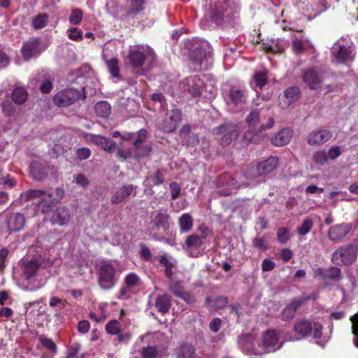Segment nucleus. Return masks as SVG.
<instances>
[{
    "label": "nucleus",
    "mask_w": 358,
    "mask_h": 358,
    "mask_svg": "<svg viewBox=\"0 0 358 358\" xmlns=\"http://www.w3.org/2000/svg\"><path fill=\"white\" fill-rule=\"evenodd\" d=\"M333 134L328 129H314L308 134L307 143L310 146H320L330 141Z\"/></svg>",
    "instance_id": "10"
},
{
    "label": "nucleus",
    "mask_w": 358,
    "mask_h": 358,
    "mask_svg": "<svg viewBox=\"0 0 358 358\" xmlns=\"http://www.w3.org/2000/svg\"><path fill=\"white\" fill-rule=\"evenodd\" d=\"M301 95V91L297 87H290L284 91L283 96H282V101L283 105L288 107L292 103L299 100Z\"/></svg>",
    "instance_id": "25"
},
{
    "label": "nucleus",
    "mask_w": 358,
    "mask_h": 358,
    "mask_svg": "<svg viewBox=\"0 0 358 358\" xmlns=\"http://www.w3.org/2000/svg\"><path fill=\"white\" fill-rule=\"evenodd\" d=\"M245 89L232 86L224 95V101L229 111L237 113L242 110L248 100Z\"/></svg>",
    "instance_id": "2"
},
{
    "label": "nucleus",
    "mask_w": 358,
    "mask_h": 358,
    "mask_svg": "<svg viewBox=\"0 0 358 358\" xmlns=\"http://www.w3.org/2000/svg\"><path fill=\"white\" fill-rule=\"evenodd\" d=\"M352 229V224L342 223L332 226L328 231V237L331 241H338L348 235Z\"/></svg>",
    "instance_id": "16"
},
{
    "label": "nucleus",
    "mask_w": 358,
    "mask_h": 358,
    "mask_svg": "<svg viewBox=\"0 0 358 358\" xmlns=\"http://www.w3.org/2000/svg\"><path fill=\"white\" fill-rule=\"evenodd\" d=\"M278 340L279 337L275 331L268 330L262 336L259 346L262 347L264 353L275 351L280 348V345L277 346Z\"/></svg>",
    "instance_id": "12"
},
{
    "label": "nucleus",
    "mask_w": 358,
    "mask_h": 358,
    "mask_svg": "<svg viewBox=\"0 0 358 358\" xmlns=\"http://www.w3.org/2000/svg\"><path fill=\"white\" fill-rule=\"evenodd\" d=\"M41 46V41L38 38H31L24 42L21 48L24 59L27 61L38 56L42 52Z\"/></svg>",
    "instance_id": "11"
},
{
    "label": "nucleus",
    "mask_w": 358,
    "mask_h": 358,
    "mask_svg": "<svg viewBox=\"0 0 358 358\" xmlns=\"http://www.w3.org/2000/svg\"><path fill=\"white\" fill-rule=\"evenodd\" d=\"M177 358H196L195 348L190 344H182L176 349Z\"/></svg>",
    "instance_id": "29"
},
{
    "label": "nucleus",
    "mask_w": 358,
    "mask_h": 358,
    "mask_svg": "<svg viewBox=\"0 0 358 358\" xmlns=\"http://www.w3.org/2000/svg\"><path fill=\"white\" fill-rule=\"evenodd\" d=\"M313 227V222L310 218L305 219L301 225L297 228V232L301 236H305L310 231Z\"/></svg>",
    "instance_id": "43"
},
{
    "label": "nucleus",
    "mask_w": 358,
    "mask_h": 358,
    "mask_svg": "<svg viewBox=\"0 0 358 358\" xmlns=\"http://www.w3.org/2000/svg\"><path fill=\"white\" fill-rule=\"evenodd\" d=\"M138 281L139 278L134 273L128 274L124 279L125 285L129 288L135 287Z\"/></svg>",
    "instance_id": "53"
},
{
    "label": "nucleus",
    "mask_w": 358,
    "mask_h": 358,
    "mask_svg": "<svg viewBox=\"0 0 358 358\" xmlns=\"http://www.w3.org/2000/svg\"><path fill=\"white\" fill-rule=\"evenodd\" d=\"M342 278L343 275L340 268L333 266L326 268V280L338 282Z\"/></svg>",
    "instance_id": "39"
},
{
    "label": "nucleus",
    "mask_w": 358,
    "mask_h": 358,
    "mask_svg": "<svg viewBox=\"0 0 358 358\" xmlns=\"http://www.w3.org/2000/svg\"><path fill=\"white\" fill-rule=\"evenodd\" d=\"M82 97L80 91L74 88H67L57 92L53 97V102L59 107H68Z\"/></svg>",
    "instance_id": "7"
},
{
    "label": "nucleus",
    "mask_w": 358,
    "mask_h": 358,
    "mask_svg": "<svg viewBox=\"0 0 358 358\" xmlns=\"http://www.w3.org/2000/svg\"><path fill=\"white\" fill-rule=\"evenodd\" d=\"M30 172L33 178L36 180H42L48 175L46 170L36 162L31 164Z\"/></svg>",
    "instance_id": "36"
},
{
    "label": "nucleus",
    "mask_w": 358,
    "mask_h": 358,
    "mask_svg": "<svg viewBox=\"0 0 358 358\" xmlns=\"http://www.w3.org/2000/svg\"><path fill=\"white\" fill-rule=\"evenodd\" d=\"M267 83V71H258L253 75L252 80L250 81V85L252 87H254L253 84L255 83L256 87L262 88L266 85Z\"/></svg>",
    "instance_id": "34"
},
{
    "label": "nucleus",
    "mask_w": 358,
    "mask_h": 358,
    "mask_svg": "<svg viewBox=\"0 0 358 358\" xmlns=\"http://www.w3.org/2000/svg\"><path fill=\"white\" fill-rule=\"evenodd\" d=\"M228 303V298L226 296H219L213 300L211 307L216 309L224 308Z\"/></svg>",
    "instance_id": "54"
},
{
    "label": "nucleus",
    "mask_w": 358,
    "mask_h": 358,
    "mask_svg": "<svg viewBox=\"0 0 358 358\" xmlns=\"http://www.w3.org/2000/svg\"><path fill=\"white\" fill-rule=\"evenodd\" d=\"M99 285L103 289H110L114 287L115 279V270L113 264L104 263L100 265L98 270Z\"/></svg>",
    "instance_id": "5"
},
{
    "label": "nucleus",
    "mask_w": 358,
    "mask_h": 358,
    "mask_svg": "<svg viewBox=\"0 0 358 358\" xmlns=\"http://www.w3.org/2000/svg\"><path fill=\"white\" fill-rule=\"evenodd\" d=\"M171 199L175 200L180 195L181 187L176 182L170 184Z\"/></svg>",
    "instance_id": "57"
},
{
    "label": "nucleus",
    "mask_w": 358,
    "mask_h": 358,
    "mask_svg": "<svg viewBox=\"0 0 358 358\" xmlns=\"http://www.w3.org/2000/svg\"><path fill=\"white\" fill-rule=\"evenodd\" d=\"M268 110V106H262L261 103H256L255 106H251L245 118V122L249 127L253 129L254 136L249 137L251 134L250 131L245 134V137L251 142L255 143L259 138V134L273 127L274 124L273 117H268L266 120Z\"/></svg>",
    "instance_id": "1"
},
{
    "label": "nucleus",
    "mask_w": 358,
    "mask_h": 358,
    "mask_svg": "<svg viewBox=\"0 0 358 358\" xmlns=\"http://www.w3.org/2000/svg\"><path fill=\"white\" fill-rule=\"evenodd\" d=\"M341 151L340 147L337 145L331 147L327 153V158H329L331 159H336L341 155Z\"/></svg>",
    "instance_id": "61"
},
{
    "label": "nucleus",
    "mask_w": 358,
    "mask_h": 358,
    "mask_svg": "<svg viewBox=\"0 0 358 358\" xmlns=\"http://www.w3.org/2000/svg\"><path fill=\"white\" fill-rule=\"evenodd\" d=\"M39 341L44 348L52 351L53 353L57 352V345L52 339L48 338L43 335L40 336Z\"/></svg>",
    "instance_id": "47"
},
{
    "label": "nucleus",
    "mask_w": 358,
    "mask_h": 358,
    "mask_svg": "<svg viewBox=\"0 0 358 358\" xmlns=\"http://www.w3.org/2000/svg\"><path fill=\"white\" fill-rule=\"evenodd\" d=\"M311 332L315 338H320L322 334V326L318 322L312 323Z\"/></svg>",
    "instance_id": "60"
},
{
    "label": "nucleus",
    "mask_w": 358,
    "mask_h": 358,
    "mask_svg": "<svg viewBox=\"0 0 358 358\" xmlns=\"http://www.w3.org/2000/svg\"><path fill=\"white\" fill-rule=\"evenodd\" d=\"M303 81L311 90H317L321 86V78L317 71L314 68L307 69L303 73Z\"/></svg>",
    "instance_id": "18"
},
{
    "label": "nucleus",
    "mask_w": 358,
    "mask_h": 358,
    "mask_svg": "<svg viewBox=\"0 0 358 358\" xmlns=\"http://www.w3.org/2000/svg\"><path fill=\"white\" fill-rule=\"evenodd\" d=\"M40 263L36 259H31L24 264V274L27 280L31 279L40 268Z\"/></svg>",
    "instance_id": "32"
},
{
    "label": "nucleus",
    "mask_w": 358,
    "mask_h": 358,
    "mask_svg": "<svg viewBox=\"0 0 358 358\" xmlns=\"http://www.w3.org/2000/svg\"><path fill=\"white\" fill-rule=\"evenodd\" d=\"M331 52L336 59L343 64L352 62L355 57L352 48L341 44L339 41L333 45Z\"/></svg>",
    "instance_id": "9"
},
{
    "label": "nucleus",
    "mask_w": 358,
    "mask_h": 358,
    "mask_svg": "<svg viewBox=\"0 0 358 358\" xmlns=\"http://www.w3.org/2000/svg\"><path fill=\"white\" fill-rule=\"evenodd\" d=\"M85 138L101 147V148L107 152L112 153L115 150L116 143L113 141L102 136L89 134L85 136Z\"/></svg>",
    "instance_id": "15"
},
{
    "label": "nucleus",
    "mask_w": 358,
    "mask_h": 358,
    "mask_svg": "<svg viewBox=\"0 0 358 358\" xmlns=\"http://www.w3.org/2000/svg\"><path fill=\"white\" fill-rule=\"evenodd\" d=\"M96 114L101 117H107L111 112L110 105L106 101H99L94 106Z\"/></svg>",
    "instance_id": "38"
},
{
    "label": "nucleus",
    "mask_w": 358,
    "mask_h": 358,
    "mask_svg": "<svg viewBox=\"0 0 358 358\" xmlns=\"http://www.w3.org/2000/svg\"><path fill=\"white\" fill-rule=\"evenodd\" d=\"M278 165V159L275 157H271L257 165V175L262 176L269 174L277 168Z\"/></svg>",
    "instance_id": "19"
},
{
    "label": "nucleus",
    "mask_w": 358,
    "mask_h": 358,
    "mask_svg": "<svg viewBox=\"0 0 358 358\" xmlns=\"http://www.w3.org/2000/svg\"><path fill=\"white\" fill-rule=\"evenodd\" d=\"M181 112L178 109L167 113L160 126L162 130L168 133L174 131L181 121Z\"/></svg>",
    "instance_id": "13"
},
{
    "label": "nucleus",
    "mask_w": 358,
    "mask_h": 358,
    "mask_svg": "<svg viewBox=\"0 0 358 358\" xmlns=\"http://www.w3.org/2000/svg\"><path fill=\"white\" fill-rule=\"evenodd\" d=\"M25 224V218L20 213H12L7 218L8 228L10 231H19Z\"/></svg>",
    "instance_id": "23"
},
{
    "label": "nucleus",
    "mask_w": 358,
    "mask_h": 358,
    "mask_svg": "<svg viewBox=\"0 0 358 358\" xmlns=\"http://www.w3.org/2000/svg\"><path fill=\"white\" fill-rule=\"evenodd\" d=\"M313 159L315 164L324 165L328 159L326 151L324 150L316 151L313 155Z\"/></svg>",
    "instance_id": "48"
},
{
    "label": "nucleus",
    "mask_w": 358,
    "mask_h": 358,
    "mask_svg": "<svg viewBox=\"0 0 358 358\" xmlns=\"http://www.w3.org/2000/svg\"><path fill=\"white\" fill-rule=\"evenodd\" d=\"M164 175L163 171H160L159 169H157L156 171H155L152 175L154 185L158 186L163 184L164 182Z\"/></svg>",
    "instance_id": "59"
},
{
    "label": "nucleus",
    "mask_w": 358,
    "mask_h": 358,
    "mask_svg": "<svg viewBox=\"0 0 358 358\" xmlns=\"http://www.w3.org/2000/svg\"><path fill=\"white\" fill-rule=\"evenodd\" d=\"M169 289L176 296L183 291L178 283L172 281L169 283Z\"/></svg>",
    "instance_id": "63"
},
{
    "label": "nucleus",
    "mask_w": 358,
    "mask_h": 358,
    "mask_svg": "<svg viewBox=\"0 0 358 358\" xmlns=\"http://www.w3.org/2000/svg\"><path fill=\"white\" fill-rule=\"evenodd\" d=\"M181 232H188L193 227V218L189 213L182 214L178 220Z\"/></svg>",
    "instance_id": "35"
},
{
    "label": "nucleus",
    "mask_w": 358,
    "mask_h": 358,
    "mask_svg": "<svg viewBox=\"0 0 358 358\" xmlns=\"http://www.w3.org/2000/svg\"><path fill=\"white\" fill-rule=\"evenodd\" d=\"M126 2V16L134 17L143 10L145 0H124Z\"/></svg>",
    "instance_id": "24"
},
{
    "label": "nucleus",
    "mask_w": 358,
    "mask_h": 358,
    "mask_svg": "<svg viewBox=\"0 0 358 358\" xmlns=\"http://www.w3.org/2000/svg\"><path fill=\"white\" fill-rule=\"evenodd\" d=\"M281 320L282 321H290L293 320L296 315L295 313L287 305L281 312Z\"/></svg>",
    "instance_id": "52"
},
{
    "label": "nucleus",
    "mask_w": 358,
    "mask_h": 358,
    "mask_svg": "<svg viewBox=\"0 0 358 358\" xmlns=\"http://www.w3.org/2000/svg\"><path fill=\"white\" fill-rule=\"evenodd\" d=\"M171 306V299L167 294L159 296L155 300V307L162 314L167 313Z\"/></svg>",
    "instance_id": "31"
},
{
    "label": "nucleus",
    "mask_w": 358,
    "mask_h": 358,
    "mask_svg": "<svg viewBox=\"0 0 358 358\" xmlns=\"http://www.w3.org/2000/svg\"><path fill=\"white\" fill-rule=\"evenodd\" d=\"M83 12L79 8L72 10L69 16V22L72 24H78L83 19Z\"/></svg>",
    "instance_id": "51"
},
{
    "label": "nucleus",
    "mask_w": 358,
    "mask_h": 358,
    "mask_svg": "<svg viewBox=\"0 0 358 358\" xmlns=\"http://www.w3.org/2000/svg\"><path fill=\"white\" fill-rule=\"evenodd\" d=\"M206 50L201 47L195 48L190 55V59L196 66L194 70H199L204 60L208 59Z\"/></svg>",
    "instance_id": "28"
},
{
    "label": "nucleus",
    "mask_w": 358,
    "mask_h": 358,
    "mask_svg": "<svg viewBox=\"0 0 358 358\" xmlns=\"http://www.w3.org/2000/svg\"><path fill=\"white\" fill-rule=\"evenodd\" d=\"M151 222L157 229L167 231L170 228V216L166 213L158 211Z\"/></svg>",
    "instance_id": "27"
},
{
    "label": "nucleus",
    "mask_w": 358,
    "mask_h": 358,
    "mask_svg": "<svg viewBox=\"0 0 358 358\" xmlns=\"http://www.w3.org/2000/svg\"><path fill=\"white\" fill-rule=\"evenodd\" d=\"M129 63L134 67H138L144 63L145 55L139 50H132L128 55Z\"/></svg>",
    "instance_id": "30"
},
{
    "label": "nucleus",
    "mask_w": 358,
    "mask_h": 358,
    "mask_svg": "<svg viewBox=\"0 0 358 358\" xmlns=\"http://www.w3.org/2000/svg\"><path fill=\"white\" fill-rule=\"evenodd\" d=\"M184 90L188 92L192 96H199L201 94V85L199 78L197 76H191L183 80Z\"/></svg>",
    "instance_id": "22"
},
{
    "label": "nucleus",
    "mask_w": 358,
    "mask_h": 358,
    "mask_svg": "<svg viewBox=\"0 0 358 358\" xmlns=\"http://www.w3.org/2000/svg\"><path fill=\"white\" fill-rule=\"evenodd\" d=\"M357 257V252L352 245H346L340 247L335 250L331 255V262L336 264H351Z\"/></svg>",
    "instance_id": "6"
},
{
    "label": "nucleus",
    "mask_w": 358,
    "mask_h": 358,
    "mask_svg": "<svg viewBox=\"0 0 358 358\" xmlns=\"http://www.w3.org/2000/svg\"><path fill=\"white\" fill-rule=\"evenodd\" d=\"M290 238L289 229L286 227H281L278 230L277 239L281 244L286 243Z\"/></svg>",
    "instance_id": "46"
},
{
    "label": "nucleus",
    "mask_w": 358,
    "mask_h": 358,
    "mask_svg": "<svg viewBox=\"0 0 358 358\" xmlns=\"http://www.w3.org/2000/svg\"><path fill=\"white\" fill-rule=\"evenodd\" d=\"M312 298L311 294H303L300 296L293 298L287 305L296 313L299 308Z\"/></svg>",
    "instance_id": "33"
},
{
    "label": "nucleus",
    "mask_w": 358,
    "mask_h": 358,
    "mask_svg": "<svg viewBox=\"0 0 358 358\" xmlns=\"http://www.w3.org/2000/svg\"><path fill=\"white\" fill-rule=\"evenodd\" d=\"M108 71L111 75L115 78H119L120 68L118 66V61L115 58H112L106 62Z\"/></svg>",
    "instance_id": "44"
},
{
    "label": "nucleus",
    "mask_w": 358,
    "mask_h": 358,
    "mask_svg": "<svg viewBox=\"0 0 358 358\" xmlns=\"http://www.w3.org/2000/svg\"><path fill=\"white\" fill-rule=\"evenodd\" d=\"M292 136V132L290 129L285 128L278 132L271 138V143L275 146H283L289 143Z\"/></svg>",
    "instance_id": "26"
},
{
    "label": "nucleus",
    "mask_w": 358,
    "mask_h": 358,
    "mask_svg": "<svg viewBox=\"0 0 358 358\" xmlns=\"http://www.w3.org/2000/svg\"><path fill=\"white\" fill-rule=\"evenodd\" d=\"M350 320L352 322V333L358 337V313L355 314L350 317ZM355 345L358 348V338L354 341Z\"/></svg>",
    "instance_id": "56"
},
{
    "label": "nucleus",
    "mask_w": 358,
    "mask_h": 358,
    "mask_svg": "<svg viewBox=\"0 0 358 358\" xmlns=\"http://www.w3.org/2000/svg\"><path fill=\"white\" fill-rule=\"evenodd\" d=\"M212 3L211 20L216 24H220L223 20V13L228 8H236L238 6L236 0H210Z\"/></svg>",
    "instance_id": "8"
},
{
    "label": "nucleus",
    "mask_w": 358,
    "mask_h": 358,
    "mask_svg": "<svg viewBox=\"0 0 358 358\" xmlns=\"http://www.w3.org/2000/svg\"><path fill=\"white\" fill-rule=\"evenodd\" d=\"M74 180L76 184L83 187H86L90 183L89 180L83 174H77L75 176Z\"/></svg>",
    "instance_id": "64"
},
{
    "label": "nucleus",
    "mask_w": 358,
    "mask_h": 358,
    "mask_svg": "<svg viewBox=\"0 0 358 358\" xmlns=\"http://www.w3.org/2000/svg\"><path fill=\"white\" fill-rule=\"evenodd\" d=\"M48 190L43 189H29L24 194V197L27 201L34 198L42 199L45 195H47Z\"/></svg>",
    "instance_id": "45"
},
{
    "label": "nucleus",
    "mask_w": 358,
    "mask_h": 358,
    "mask_svg": "<svg viewBox=\"0 0 358 358\" xmlns=\"http://www.w3.org/2000/svg\"><path fill=\"white\" fill-rule=\"evenodd\" d=\"M28 96V93L25 89L22 87L15 88L12 93V99L15 103L21 105L24 103Z\"/></svg>",
    "instance_id": "37"
},
{
    "label": "nucleus",
    "mask_w": 358,
    "mask_h": 358,
    "mask_svg": "<svg viewBox=\"0 0 358 358\" xmlns=\"http://www.w3.org/2000/svg\"><path fill=\"white\" fill-rule=\"evenodd\" d=\"M121 324L117 320L110 321L106 326L107 332L112 335L117 334L120 331Z\"/></svg>",
    "instance_id": "50"
},
{
    "label": "nucleus",
    "mask_w": 358,
    "mask_h": 358,
    "mask_svg": "<svg viewBox=\"0 0 358 358\" xmlns=\"http://www.w3.org/2000/svg\"><path fill=\"white\" fill-rule=\"evenodd\" d=\"M254 337L250 334H243L238 337V343L240 348L245 352L255 355H260L262 352H258L253 348Z\"/></svg>",
    "instance_id": "21"
},
{
    "label": "nucleus",
    "mask_w": 358,
    "mask_h": 358,
    "mask_svg": "<svg viewBox=\"0 0 358 358\" xmlns=\"http://www.w3.org/2000/svg\"><path fill=\"white\" fill-rule=\"evenodd\" d=\"M48 15L46 13H41L35 16L31 21V25L34 29H40L43 28L48 22Z\"/></svg>",
    "instance_id": "41"
},
{
    "label": "nucleus",
    "mask_w": 358,
    "mask_h": 358,
    "mask_svg": "<svg viewBox=\"0 0 358 358\" xmlns=\"http://www.w3.org/2000/svg\"><path fill=\"white\" fill-rule=\"evenodd\" d=\"M64 194L63 189L60 188L48 190L47 195H44L37 203L38 209L43 214H50L53 211V208L57 203V199H62Z\"/></svg>",
    "instance_id": "4"
},
{
    "label": "nucleus",
    "mask_w": 358,
    "mask_h": 358,
    "mask_svg": "<svg viewBox=\"0 0 358 358\" xmlns=\"http://www.w3.org/2000/svg\"><path fill=\"white\" fill-rule=\"evenodd\" d=\"M148 136V131L144 129H141L138 132V137L134 142V145L138 149L141 144L143 143Z\"/></svg>",
    "instance_id": "55"
},
{
    "label": "nucleus",
    "mask_w": 358,
    "mask_h": 358,
    "mask_svg": "<svg viewBox=\"0 0 358 358\" xmlns=\"http://www.w3.org/2000/svg\"><path fill=\"white\" fill-rule=\"evenodd\" d=\"M312 322L306 319H298L296 320L293 331L296 340H301L308 336L311 333Z\"/></svg>",
    "instance_id": "17"
},
{
    "label": "nucleus",
    "mask_w": 358,
    "mask_h": 358,
    "mask_svg": "<svg viewBox=\"0 0 358 358\" xmlns=\"http://www.w3.org/2000/svg\"><path fill=\"white\" fill-rule=\"evenodd\" d=\"M44 79L40 86V90L41 92L48 94L50 93L52 89V82L54 80V75L52 73H46L44 76Z\"/></svg>",
    "instance_id": "40"
},
{
    "label": "nucleus",
    "mask_w": 358,
    "mask_h": 358,
    "mask_svg": "<svg viewBox=\"0 0 358 358\" xmlns=\"http://www.w3.org/2000/svg\"><path fill=\"white\" fill-rule=\"evenodd\" d=\"M50 213V222L52 225H66L71 218L69 209L65 206H59Z\"/></svg>",
    "instance_id": "14"
},
{
    "label": "nucleus",
    "mask_w": 358,
    "mask_h": 358,
    "mask_svg": "<svg viewBox=\"0 0 358 358\" xmlns=\"http://www.w3.org/2000/svg\"><path fill=\"white\" fill-rule=\"evenodd\" d=\"M91 151L87 148H79L77 150V156L80 160H85L90 157Z\"/></svg>",
    "instance_id": "62"
},
{
    "label": "nucleus",
    "mask_w": 358,
    "mask_h": 358,
    "mask_svg": "<svg viewBox=\"0 0 358 358\" xmlns=\"http://www.w3.org/2000/svg\"><path fill=\"white\" fill-rule=\"evenodd\" d=\"M185 244L187 248H199L203 244V238L196 234L187 237Z\"/></svg>",
    "instance_id": "42"
},
{
    "label": "nucleus",
    "mask_w": 358,
    "mask_h": 358,
    "mask_svg": "<svg viewBox=\"0 0 358 358\" xmlns=\"http://www.w3.org/2000/svg\"><path fill=\"white\" fill-rule=\"evenodd\" d=\"M239 132L238 124L232 122H225L213 129V134L223 146L229 145L238 137Z\"/></svg>",
    "instance_id": "3"
},
{
    "label": "nucleus",
    "mask_w": 358,
    "mask_h": 358,
    "mask_svg": "<svg viewBox=\"0 0 358 358\" xmlns=\"http://www.w3.org/2000/svg\"><path fill=\"white\" fill-rule=\"evenodd\" d=\"M68 36L73 41H80L83 38V33L78 28L69 29Z\"/></svg>",
    "instance_id": "58"
},
{
    "label": "nucleus",
    "mask_w": 358,
    "mask_h": 358,
    "mask_svg": "<svg viewBox=\"0 0 358 358\" xmlns=\"http://www.w3.org/2000/svg\"><path fill=\"white\" fill-rule=\"evenodd\" d=\"M158 355V350L155 346L144 347L141 350L142 358H156Z\"/></svg>",
    "instance_id": "49"
},
{
    "label": "nucleus",
    "mask_w": 358,
    "mask_h": 358,
    "mask_svg": "<svg viewBox=\"0 0 358 358\" xmlns=\"http://www.w3.org/2000/svg\"><path fill=\"white\" fill-rule=\"evenodd\" d=\"M134 189L135 186L133 185H124L117 188L111 197V203L117 204L124 201L132 194Z\"/></svg>",
    "instance_id": "20"
}]
</instances>
